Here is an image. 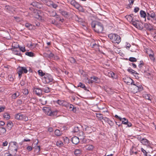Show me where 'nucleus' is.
Returning a JSON list of instances; mask_svg holds the SVG:
<instances>
[{"label":"nucleus","mask_w":156,"mask_h":156,"mask_svg":"<svg viewBox=\"0 0 156 156\" xmlns=\"http://www.w3.org/2000/svg\"><path fill=\"white\" fill-rule=\"evenodd\" d=\"M92 27L94 28V31L98 33H101L103 30V26L102 24L98 22L93 21L91 23Z\"/></svg>","instance_id":"obj_1"},{"label":"nucleus","mask_w":156,"mask_h":156,"mask_svg":"<svg viewBox=\"0 0 156 156\" xmlns=\"http://www.w3.org/2000/svg\"><path fill=\"white\" fill-rule=\"evenodd\" d=\"M108 37L113 43L118 44L121 41L120 37L117 34H111L108 35Z\"/></svg>","instance_id":"obj_2"},{"label":"nucleus","mask_w":156,"mask_h":156,"mask_svg":"<svg viewBox=\"0 0 156 156\" xmlns=\"http://www.w3.org/2000/svg\"><path fill=\"white\" fill-rule=\"evenodd\" d=\"M143 90V88L142 86L140 84L135 86H132L131 87V91L133 93L141 91Z\"/></svg>","instance_id":"obj_3"},{"label":"nucleus","mask_w":156,"mask_h":156,"mask_svg":"<svg viewBox=\"0 0 156 156\" xmlns=\"http://www.w3.org/2000/svg\"><path fill=\"white\" fill-rule=\"evenodd\" d=\"M15 118L17 120L24 121H27L28 120V117L20 113L16 114Z\"/></svg>","instance_id":"obj_4"},{"label":"nucleus","mask_w":156,"mask_h":156,"mask_svg":"<svg viewBox=\"0 0 156 156\" xmlns=\"http://www.w3.org/2000/svg\"><path fill=\"white\" fill-rule=\"evenodd\" d=\"M30 9L31 11L33 10V14L35 18L37 19H41V11L40 10L37 9H34L32 7H30Z\"/></svg>","instance_id":"obj_5"},{"label":"nucleus","mask_w":156,"mask_h":156,"mask_svg":"<svg viewBox=\"0 0 156 156\" xmlns=\"http://www.w3.org/2000/svg\"><path fill=\"white\" fill-rule=\"evenodd\" d=\"M147 18L148 20H151V18L154 20H156V14L153 11L147 10Z\"/></svg>","instance_id":"obj_6"},{"label":"nucleus","mask_w":156,"mask_h":156,"mask_svg":"<svg viewBox=\"0 0 156 156\" xmlns=\"http://www.w3.org/2000/svg\"><path fill=\"white\" fill-rule=\"evenodd\" d=\"M53 78L49 74H45L43 79V82L45 83H49L52 81Z\"/></svg>","instance_id":"obj_7"},{"label":"nucleus","mask_w":156,"mask_h":156,"mask_svg":"<svg viewBox=\"0 0 156 156\" xmlns=\"http://www.w3.org/2000/svg\"><path fill=\"white\" fill-rule=\"evenodd\" d=\"M28 69L27 67H25L19 66L17 73L18 74L19 77L20 78L21 77L23 73H27L28 72Z\"/></svg>","instance_id":"obj_8"},{"label":"nucleus","mask_w":156,"mask_h":156,"mask_svg":"<svg viewBox=\"0 0 156 156\" xmlns=\"http://www.w3.org/2000/svg\"><path fill=\"white\" fill-rule=\"evenodd\" d=\"M9 147H11V149L13 151L17 152L18 148V145L17 142L12 141L9 143Z\"/></svg>","instance_id":"obj_9"},{"label":"nucleus","mask_w":156,"mask_h":156,"mask_svg":"<svg viewBox=\"0 0 156 156\" xmlns=\"http://www.w3.org/2000/svg\"><path fill=\"white\" fill-rule=\"evenodd\" d=\"M33 90L34 92H35L38 96H41V95L42 92V89L38 88H34Z\"/></svg>","instance_id":"obj_10"},{"label":"nucleus","mask_w":156,"mask_h":156,"mask_svg":"<svg viewBox=\"0 0 156 156\" xmlns=\"http://www.w3.org/2000/svg\"><path fill=\"white\" fill-rule=\"evenodd\" d=\"M90 78L93 80L89 79L88 80V82L89 83H92L93 82H94L96 83H98L99 82V79L97 77L93 76L91 77Z\"/></svg>","instance_id":"obj_11"},{"label":"nucleus","mask_w":156,"mask_h":156,"mask_svg":"<svg viewBox=\"0 0 156 156\" xmlns=\"http://www.w3.org/2000/svg\"><path fill=\"white\" fill-rule=\"evenodd\" d=\"M30 5L38 9H41L42 7V5L41 4L36 1L33 2Z\"/></svg>","instance_id":"obj_12"},{"label":"nucleus","mask_w":156,"mask_h":156,"mask_svg":"<svg viewBox=\"0 0 156 156\" xmlns=\"http://www.w3.org/2000/svg\"><path fill=\"white\" fill-rule=\"evenodd\" d=\"M70 4L75 8L79 9L80 7V5L77 2H76L74 0H72L70 2Z\"/></svg>","instance_id":"obj_13"},{"label":"nucleus","mask_w":156,"mask_h":156,"mask_svg":"<svg viewBox=\"0 0 156 156\" xmlns=\"http://www.w3.org/2000/svg\"><path fill=\"white\" fill-rule=\"evenodd\" d=\"M80 139L79 138L76 136H74L71 138L72 143L75 144H76L79 143Z\"/></svg>","instance_id":"obj_14"},{"label":"nucleus","mask_w":156,"mask_h":156,"mask_svg":"<svg viewBox=\"0 0 156 156\" xmlns=\"http://www.w3.org/2000/svg\"><path fill=\"white\" fill-rule=\"evenodd\" d=\"M143 145L146 146H150V142L147 139L143 138L141 142Z\"/></svg>","instance_id":"obj_15"},{"label":"nucleus","mask_w":156,"mask_h":156,"mask_svg":"<svg viewBox=\"0 0 156 156\" xmlns=\"http://www.w3.org/2000/svg\"><path fill=\"white\" fill-rule=\"evenodd\" d=\"M79 135L80 136H81V137L80 138V140H82L83 143H85L86 140V139L84 138L85 137V136L83 133V132L82 131H80L79 133Z\"/></svg>","instance_id":"obj_16"},{"label":"nucleus","mask_w":156,"mask_h":156,"mask_svg":"<svg viewBox=\"0 0 156 156\" xmlns=\"http://www.w3.org/2000/svg\"><path fill=\"white\" fill-rule=\"evenodd\" d=\"M123 80L124 82L128 85H129L130 83L132 81V79L129 77L123 78Z\"/></svg>","instance_id":"obj_17"},{"label":"nucleus","mask_w":156,"mask_h":156,"mask_svg":"<svg viewBox=\"0 0 156 156\" xmlns=\"http://www.w3.org/2000/svg\"><path fill=\"white\" fill-rule=\"evenodd\" d=\"M142 96L146 99L151 100L150 97L151 95L149 94H148L146 92H144L143 93Z\"/></svg>","instance_id":"obj_18"},{"label":"nucleus","mask_w":156,"mask_h":156,"mask_svg":"<svg viewBox=\"0 0 156 156\" xmlns=\"http://www.w3.org/2000/svg\"><path fill=\"white\" fill-rule=\"evenodd\" d=\"M13 53L15 55L20 56L21 55V54L20 53V51L19 50H18L16 48H14L12 50Z\"/></svg>","instance_id":"obj_19"},{"label":"nucleus","mask_w":156,"mask_h":156,"mask_svg":"<svg viewBox=\"0 0 156 156\" xmlns=\"http://www.w3.org/2000/svg\"><path fill=\"white\" fill-rule=\"evenodd\" d=\"M140 14L141 17L145 19V21L146 20V17H147V14L143 10H141L140 12Z\"/></svg>","instance_id":"obj_20"},{"label":"nucleus","mask_w":156,"mask_h":156,"mask_svg":"<svg viewBox=\"0 0 156 156\" xmlns=\"http://www.w3.org/2000/svg\"><path fill=\"white\" fill-rule=\"evenodd\" d=\"M46 113L48 115L52 116L55 115L56 112H52L51 110L48 109L46 111Z\"/></svg>","instance_id":"obj_21"},{"label":"nucleus","mask_w":156,"mask_h":156,"mask_svg":"<svg viewBox=\"0 0 156 156\" xmlns=\"http://www.w3.org/2000/svg\"><path fill=\"white\" fill-rule=\"evenodd\" d=\"M132 22L133 25L137 28L138 29H140L142 28L140 26L139 24L137 23L136 21H135L134 20H133Z\"/></svg>","instance_id":"obj_22"},{"label":"nucleus","mask_w":156,"mask_h":156,"mask_svg":"<svg viewBox=\"0 0 156 156\" xmlns=\"http://www.w3.org/2000/svg\"><path fill=\"white\" fill-rule=\"evenodd\" d=\"M42 92L44 91V93H48L50 92V89L48 87L45 86L43 87L42 89Z\"/></svg>","instance_id":"obj_23"},{"label":"nucleus","mask_w":156,"mask_h":156,"mask_svg":"<svg viewBox=\"0 0 156 156\" xmlns=\"http://www.w3.org/2000/svg\"><path fill=\"white\" fill-rule=\"evenodd\" d=\"M57 102L60 105H65L66 102L63 100H58L57 101Z\"/></svg>","instance_id":"obj_24"},{"label":"nucleus","mask_w":156,"mask_h":156,"mask_svg":"<svg viewBox=\"0 0 156 156\" xmlns=\"http://www.w3.org/2000/svg\"><path fill=\"white\" fill-rule=\"evenodd\" d=\"M94 147L92 145H88L85 146L86 149L88 150H92L93 149Z\"/></svg>","instance_id":"obj_25"},{"label":"nucleus","mask_w":156,"mask_h":156,"mask_svg":"<svg viewBox=\"0 0 156 156\" xmlns=\"http://www.w3.org/2000/svg\"><path fill=\"white\" fill-rule=\"evenodd\" d=\"M48 6L50 7L52 6L53 8L55 9L58 7L57 4L54 3L53 2H51L50 4H48Z\"/></svg>","instance_id":"obj_26"},{"label":"nucleus","mask_w":156,"mask_h":156,"mask_svg":"<svg viewBox=\"0 0 156 156\" xmlns=\"http://www.w3.org/2000/svg\"><path fill=\"white\" fill-rule=\"evenodd\" d=\"M13 126V123L11 121L9 122L7 124V126L9 129H10Z\"/></svg>","instance_id":"obj_27"},{"label":"nucleus","mask_w":156,"mask_h":156,"mask_svg":"<svg viewBox=\"0 0 156 156\" xmlns=\"http://www.w3.org/2000/svg\"><path fill=\"white\" fill-rule=\"evenodd\" d=\"M20 95V93L18 92H16L13 94L12 95V98L13 99H15Z\"/></svg>","instance_id":"obj_28"},{"label":"nucleus","mask_w":156,"mask_h":156,"mask_svg":"<svg viewBox=\"0 0 156 156\" xmlns=\"http://www.w3.org/2000/svg\"><path fill=\"white\" fill-rule=\"evenodd\" d=\"M120 121H121L122 123L126 125L128 123V120L125 118H122V119Z\"/></svg>","instance_id":"obj_29"},{"label":"nucleus","mask_w":156,"mask_h":156,"mask_svg":"<svg viewBox=\"0 0 156 156\" xmlns=\"http://www.w3.org/2000/svg\"><path fill=\"white\" fill-rule=\"evenodd\" d=\"M55 134L57 136H60L62 135V132L58 129H56L55 132Z\"/></svg>","instance_id":"obj_30"},{"label":"nucleus","mask_w":156,"mask_h":156,"mask_svg":"<svg viewBox=\"0 0 156 156\" xmlns=\"http://www.w3.org/2000/svg\"><path fill=\"white\" fill-rule=\"evenodd\" d=\"M3 117L6 120L9 119L10 118V116L9 114L7 113H4L3 115Z\"/></svg>","instance_id":"obj_31"},{"label":"nucleus","mask_w":156,"mask_h":156,"mask_svg":"<svg viewBox=\"0 0 156 156\" xmlns=\"http://www.w3.org/2000/svg\"><path fill=\"white\" fill-rule=\"evenodd\" d=\"M6 131V129L2 127L0 128V134H2L5 133Z\"/></svg>","instance_id":"obj_32"},{"label":"nucleus","mask_w":156,"mask_h":156,"mask_svg":"<svg viewBox=\"0 0 156 156\" xmlns=\"http://www.w3.org/2000/svg\"><path fill=\"white\" fill-rule=\"evenodd\" d=\"M90 45L91 47L93 48H97L98 47V45L93 42L91 43Z\"/></svg>","instance_id":"obj_33"},{"label":"nucleus","mask_w":156,"mask_h":156,"mask_svg":"<svg viewBox=\"0 0 156 156\" xmlns=\"http://www.w3.org/2000/svg\"><path fill=\"white\" fill-rule=\"evenodd\" d=\"M44 55L45 56L47 57L48 58H52L54 56V55L51 52H50L49 54H47L46 53L44 54Z\"/></svg>","instance_id":"obj_34"},{"label":"nucleus","mask_w":156,"mask_h":156,"mask_svg":"<svg viewBox=\"0 0 156 156\" xmlns=\"http://www.w3.org/2000/svg\"><path fill=\"white\" fill-rule=\"evenodd\" d=\"M69 107V110L70 111H73L74 112H75V110L74 109V107L72 105L70 104L68 106Z\"/></svg>","instance_id":"obj_35"},{"label":"nucleus","mask_w":156,"mask_h":156,"mask_svg":"<svg viewBox=\"0 0 156 156\" xmlns=\"http://www.w3.org/2000/svg\"><path fill=\"white\" fill-rule=\"evenodd\" d=\"M81 151L80 149H76L75 150L74 153L76 156L80 154L81 153Z\"/></svg>","instance_id":"obj_36"},{"label":"nucleus","mask_w":156,"mask_h":156,"mask_svg":"<svg viewBox=\"0 0 156 156\" xmlns=\"http://www.w3.org/2000/svg\"><path fill=\"white\" fill-rule=\"evenodd\" d=\"M25 26L26 27L28 28L30 30L32 28V25L28 23H26L25 24Z\"/></svg>","instance_id":"obj_37"},{"label":"nucleus","mask_w":156,"mask_h":156,"mask_svg":"<svg viewBox=\"0 0 156 156\" xmlns=\"http://www.w3.org/2000/svg\"><path fill=\"white\" fill-rule=\"evenodd\" d=\"M78 87L83 88L84 90L86 89V88L85 87V85L81 83H79Z\"/></svg>","instance_id":"obj_38"},{"label":"nucleus","mask_w":156,"mask_h":156,"mask_svg":"<svg viewBox=\"0 0 156 156\" xmlns=\"http://www.w3.org/2000/svg\"><path fill=\"white\" fill-rule=\"evenodd\" d=\"M79 131V128L77 126H75L74 127L73 132L74 133H77Z\"/></svg>","instance_id":"obj_39"},{"label":"nucleus","mask_w":156,"mask_h":156,"mask_svg":"<svg viewBox=\"0 0 156 156\" xmlns=\"http://www.w3.org/2000/svg\"><path fill=\"white\" fill-rule=\"evenodd\" d=\"M38 73L39 75L41 76H44V75H45V73L43 72V71L41 70H38Z\"/></svg>","instance_id":"obj_40"},{"label":"nucleus","mask_w":156,"mask_h":156,"mask_svg":"<svg viewBox=\"0 0 156 156\" xmlns=\"http://www.w3.org/2000/svg\"><path fill=\"white\" fill-rule=\"evenodd\" d=\"M34 53L31 52H26L25 53L26 55L29 56H34Z\"/></svg>","instance_id":"obj_41"},{"label":"nucleus","mask_w":156,"mask_h":156,"mask_svg":"<svg viewBox=\"0 0 156 156\" xmlns=\"http://www.w3.org/2000/svg\"><path fill=\"white\" fill-rule=\"evenodd\" d=\"M149 57H150V59L153 61H154L155 60V58L154 57V54H150L149 55Z\"/></svg>","instance_id":"obj_42"},{"label":"nucleus","mask_w":156,"mask_h":156,"mask_svg":"<svg viewBox=\"0 0 156 156\" xmlns=\"http://www.w3.org/2000/svg\"><path fill=\"white\" fill-rule=\"evenodd\" d=\"M126 17L127 20L130 22H132L133 20H134L133 19V17H132V16H126Z\"/></svg>","instance_id":"obj_43"},{"label":"nucleus","mask_w":156,"mask_h":156,"mask_svg":"<svg viewBox=\"0 0 156 156\" xmlns=\"http://www.w3.org/2000/svg\"><path fill=\"white\" fill-rule=\"evenodd\" d=\"M129 60L131 62H135L136 61V59L135 58L131 57L129 58Z\"/></svg>","instance_id":"obj_44"},{"label":"nucleus","mask_w":156,"mask_h":156,"mask_svg":"<svg viewBox=\"0 0 156 156\" xmlns=\"http://www.w3.org/2000/svg\"><path fill=\"white\" fill-rule=\"evenodd\" d=\"M69 60L71 63H74L76 62L75 59L73 58L72 57L69 58Z\"/></svg>","instance_id":"obj_45"},{"label":"nucleus","mask_w":156,"mask_h":156,"mask_svg":"<svg viewBox=\"0 0 156 156\" xmlns=\"http://www.w3.org/2000/svg\"><path fill=\"white\" fill-rule=\"evenodd\" d=\"M18 47L19 48L20 51H21L22 52H24L26 51V49L25 47H20L19 46Z\"/></svg>","instance_id":"obj_46"},{"label":"nucleus","mask_w":156,"mask_h":156,"mask_svg":"<svg viewBox=\"0 0 156 156\" xmlns=\"http://www.w3.org/2000/svg\"><path fill=\"white\" fill-rule=\"evenodd\" d=\"M97 117L99 118L100 120L103 119L104 117L102 116V114H98L97 115Z\"/></svg>","instance_id":"obj_47"},{"label":"nucleus","mask_w":156,"mask_h":156,"mask_svg":"<svg viewBox=\"0 0 156 156\" xmlns=\"http://www.w3.org/2000/svg\"><path fill=\"white\" fill-rule=\"evenodd\" d=\"M50 15L51 16H57L56 13L55 11H52L50 12Z\"/></svg>","instance_id":"obj_48"},{"label":"nucleus","mask_w":156,"mask_h":156,"mask_svg":"<svg viewBox=\"0 0 156 156\" xmlns=\"http://www.w3.org/2000/svg\"><path fill=\"white\" fill-rule=\"evenodd\" d=\"M63 145V143L60 141H57L56 143V145L59 147L62 146Z\"/></svg>","instance_id":"obj_49"},{"label":"nucleus","mask_w":156,"mask_h":156,"mask_svg":"<svg viewBox=\"0 0 156 156\" xmlns=\"http://www.w3.org/2000/svg\"><path fill=\"white\" fill-rule=\"evenodd\" d=\"M8 79L9 80L11 81H12L14 80V78L11 75H9L8 76Z\"/></svg>","instance_id":"obj_50"},{"label":"nucleus","mask_w":156,"mask_h":156,"mask_svg":"<svg viewBox=\"0 0 156 156\" xmlns=\"http://www.w3.org/2000/svg\"><path fill=\"white\" fill-rule=\"evenodd\" d=\"M127 71H128L129 72H130V73H132V74H133V73H134L135 72V71L134 70H133V69H132L131 68H129L127 69Z\"/></svg>","instance_id":"obj_51"},{"label":"nucleus","mask_w":156,"mask_h":156,"mask_svg":"<svg viewBox=\"0 0 156 156\" xmlns=\"http://www.w3.org/2000/svg\"><path fill=\"white\" fill-rule=\"evenodd\" d=\"M61 14L62 15L64 16H66L68 15L67 12L64 11H62L61 12Z\"/></svg>","instance_id":"obj_52"},{"label":"nucleus","mask_w":156,"mask_h":156,"mask_svg":"<svg viewBox=\"0 0 156 156\" xmlns=\"http://www.w3.org/2000/svg\"><path fill=\"white\" fill-rule=\"evenodd\" d=\"M138 84L139 83H135L134 81L132 79V81L130 83V84L133 85V86H135Z\"/></svg>","instance_id":"obj_53"},{"label":"nucleus","mask_w":156,"mask_h":156,"mask_svg":"<svg viewBox=\"0 0 156 156\" xmlns=\"http://www.w3.org/2000/svg\"><path fill=\"white\" fill-rule=\"evenodd\" d=\"M141 150L142 152L144 153V154L145 156H148V155L147 154V152L145 150H144L143 148H142L141 149Z\"/></svg>","instance_id":"obj_54"},{"label":"nucleus","mask_w":156,"mask_h":156,"mask_svg":"<svg viewBox=\"0 0 156 156\" xmlns=\"http://www.w3.org/2000/svg\"><path fill=\"white\" fill-rule=\"evenodd\" d=\"M144 65V62L143 61H141L140 62V63L138 65V67L139 68H141Z\"/></svg>","instance_id":"obj_55"},{"label":"nucleus","mask_w":156,"mask_h":156,"mask_svg":"<svg viewBox=\"0 0 156 156\" xmlns=\"http://www.w3.org/2000/svg\"><path fill=\"white\" fill-rule=\"evenodd\" d=\"M23 92V94L25 95H27L28 94V91L27 89H24Z\"/></svg>","instance_id":"obj_56"},{"label":"nucleus","mask_w":156,"mask_h":156,"mask_svg":"<svg viewBox=\"0 0 156 156\" xmlns=\"http://www.w3.org/2000/svg\"><path fill=\"white\" fill-rule=\"evenodd\" d=\"M32 149V147L30 146H28L27 147V150L28 151H31Z\"/></svg>","instance_id":"obj_57"},{"label":"nucleus","mask_w":156,"mask_h":156,"mask_svg":"<svg viewBox=\"0 0 156 156\" xmlns=\"http://www.w3.org/2000/svg\"><path fill=\"white\" fill-rule=\"evenodd\" d=\"M129 4H128V6L130 8L131 6H130L131 4H133L134 2L133 0H129Z\"/></svg>","instance_id":"obj_58"},{"label":"nucleus","mask_w":156,"mask_h":156,"mask_svg":"<svg viewBox=\"0 0 156 156\" xmlns=\"http://www.w3.org/2000/svg\"><path fill=\"white\" fill-rule=\"evenodd\" d=\"M17 103L18 105H20L22 104V101L20 99H18L17 101Z\"/></svg>","instance_id":"obj_59"},{"label":"nucleus","mask_w":156,"mask_h":156,"mask_svg":"<svg viewBox=\"0 0 156 156\" xmlns=\"http://www.w3.org/2000/svg\"><path fill=\"white\" fill-rule=\"evenodd\" d=\"M108 124L110 126H112L114 125V122H113L112 121L110 120L108 121Z\"/></svg>","instance_id":"obj_60"},{"label":"nucleus","mask_w":156,"mask_h":156,"mask_svg":"<svg viewBox=\"0 0 156 156\" xmlns=\"http://www.w3.org/2000/svg\"><path fill=\"white\" fill-rule=\"evenodd\" d=\"M103 120L105 121L106 122H108V121L110 120L109 119L107 118V117H104Z\"/></svg>","instance_id":"obj_61"},{"label":"nucleus","mask_w":156,"mask_h":156,"mask_svg":"<svg viewBox=\"0 0 156 156\" xmlns=\"http://www.w3.org/2000/svg\"><path fill=\"white\" fill-rule=\"evenodd\" d=\"M139 10L138 7H135L134 9V12L136 13Z\"/></svg>","instance_id":"obj_62"},{"label":"nucleus","mask_w":156,"mask_h":156,"mask_svg":"<svg viewBox=\"0 0 156 156\" xmlns=\"http://www.w3.org/2000/svg\"><path fill=\"white\" fill-rule=\"evenodd\" d=\"M47 102L46 100H42L41 101V104L43 105H45Z\"/></svg>","instance_id":"obj_63"},{"label":"nucleus","mask_w":156,"mask_h":156,"mask_svg":"<svg viewBox=\"0 0 156 156\" xmlns=\"http://www.w3.org/2000/svg\"><path fill=\"white\" fill-rule=\"evenodd\" d=\"M8 143L7 141L3 142L2 143V145L3 146H6L8 145Z\"/></svg>","instance_id":"obj_64"}]
</instances>
